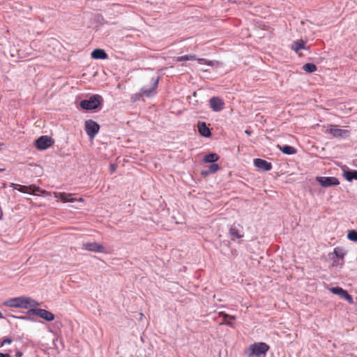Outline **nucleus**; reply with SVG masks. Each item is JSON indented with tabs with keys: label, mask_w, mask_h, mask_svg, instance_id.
<instances>
[{
	"label": "nucleus",
	"mask_w": 357,
	"mask_h": 357,
	"mask_svg": "<svg viewBox=\"0 0 357 357\" xmlns=\"http://www.w3.org/2000/svg\"><path fill=\"white\" fill-rule=\"evenodd\" d=\"M333 253L337 258H340L342 260H343L344 256L346 255V252L344 250L340 247L335 248L333 250Z\"/></svg>",
	"instance_id": "obj_23"
},
{
	"label": "nucleus",
	"mask_w": 357,
	"mask_h": 357,
	"mask_svg": "<svg viewBox=\"0 0 357 357\" xmlns=\"http://www.w3.org/2000/svg\"><path fill=\"white\" fill-rule=\"evenodd\" d=\"M229 318H230L231 319H236L235 316H231V315H229Z\"/></svg>",
	"instance_id": "obj_36"
},
{
	"label": "nucleus",
	"mask_w": 357,
	"mask_h": 357,
	"mask_svg": "<svg viewBox=\"0 0 357 357\" xmlns=\"http://www.w3.org/2000/svg\"><path fill=\"white\" fill-rule=\"evenodd\" d=\"M82 248L93 252H106L105 247L96 242L84 243L82 245Z\"/></svg>",
	"instance_id": "obj_9"
},
{
	"label": "nucleus",
	"mask_w": 357,
	"mask_h": 357,
	"mask_svg": "<svg viewBox=\"0 0 357 357\" xmlns=\"http://www.w3.org/2000/svg\"><path fill=\"white\" fill-rule=\"evenodd\" d=\"M102 101L100 95H93L89 100H84L80 102V107L86 110L96 109Z\"/></svg>",
	"instance_id": "obj_3"
},
{
	"label": "nucleus",
	"mask_w": 357,
	"mask_h": 357,
	"mask_svg": "<svg viewBox=\"0 0 357 357\" xmlns=\"http://www.w3.org/2000/svg\"><path fill=\"white\" fill-rule=\"evenodd\" d=\"M225 324L229 326H234V324L232 322H230V321H227L225 322Z\"/></svg>",
	"instance_id": "obj_34"
},
{
	"label": "nucleus",
	"mask_w": 357,
	"mask_h": 357,
	"mask_svg": "<svg viewBox=\"0 0 357 357\" xmlns=\"http://www.w3.org/2000/svg\"><path fill=\"white\" fill-rule=\"evenodd\" d=\"M220 169V166L216 163L211 164L207 170L202 171V174L206 176L211 174L215 173Z\"/></svg>",
	"instance_id": "obj_21"
},
{
	"label": "nucleus",
	"mask_w": 357,
	"mask_h": 357,
	"mask_svg": "<svg viewBox=\"0 0 357 357\" xmlns=\"http://www.w3.org/2000/svg\"><path fill=\"white\" fill-rule=\"evenodd\" d=\"M347 237L351 241H357V231L355 230L349 231Z\"/></svg>",
	"instance_id": "obj_27"
},
{
	"label": "nucleus",
	"mask_w": 357,
	"mask_h": 357,
	"mask_svg": "<svg viewBox=\"0 0 357 357\" xmlns=\"http://www.w3.org/2000/svg\"><path fill=\"white\" fill-rule=\"evenodd\" d=\"M10 186H11L12 188H13V189L17 190H18V191H19V187H20V184H17V183H12L10 184Z\"/></svg>",
	"instance_id": "obj_31"
},
{
	"label": "nucleus",
	"mask_w": 357,
	"mask_h": 357,
	"mask_svg": "<svg viewBox=\"0 0 357 357\" xmlns=\"http://www.w3.org/2000/svg\"><path fill=\"white\" fill-rule=\"evenodd\" d=\"M197 128L201 135L205 137H209L211 135V130L205 122H198Z\"/></svg>",
	"instance_id": "obj_16"
},
{
	"label": "nucleus",
	"mask_w": 357,
	"mask_h": 357,
	"mask_svg": "<svg viewBox=\"0 0 357 357\" xmlns=\"http://www.w3.org/2000/svg\"><path fill=\"white\" fill-rule=\"evenodd\" d=\"M220 314H222L225 319L229 317V314H227L224 313V312H221Z\"/></svg>",
	"instance_id": "obj_33"
},
{
	"label": "nucleus",
	"mask_w": 357,
	"mask_h": 357,
	"mask_svg": "<svg viewBox=\"0 0 357 357\" xmlns=\"http://www.w3.org/2000/svg\"><path fill=\"white\" fill-rule=\"evenodd\" d=\"M254 165L258 169L264 171H269L272 169V164L271 162L261 158L255 159Z\"/></svg>",
	"instance_id": "obj_13"
},
{
	"label": "nucleus",
	"mask_w": 357,
	"mask_h": 357,
	"mask_svg": "<svg viewBox=\"0 0 357 357\" xmlns=\"http://www.w3.org/2000/svg\"><path fill=\"white\" fill-rule=\"evenodd\" d=\"M325 133L331 135L333 137L339 138L349 136L350 131L340 128H330L326 130Z\"/></svg>",
	"instance_id": "obj_11"
},
{
	"label": "nucleus",
	"mask_w": 357,
	"mask_h": 357,
	"mask_svg": "<svg viewBox=\"0 0 357 357\" xmlns=\"http://www.w3.org/2000/svg\"><path fill=\"white\" fill-rule=\"evenodd\" d=\"M195 60H197V61L200 63V64H206V65H208V66H213V62L212 61H208L207 59H197Z\"/></svg>",
	"instance_id": "obj_28"
},
{
	"label": "nucleus",
	"mask_w": 357,
	"mask_h": 357,
	"mask_svg": "<svg viewBox=\"0 0 357 357\" xmlns=\"http://www.w3.org/2000/svg\"><path fill=\"white\" fill-rule=\"evenodd\" d=\"M346 178L351 181L352 180H357V171L353 170V171H348L344 173Z\"/></svg>",
	"instance_id": "obj_25"
},
{
	"label": "nucleus",
	"mask_w": 357,
	"mask_h": 357,
	"mask_svg": "<svg viewBox=\"0 0 357 357\" xmlns=\"http://www.w3.org/2000/svg\"><path fill=\"white\" fill-rule=\"evenodd\" d=\"M278 147L280 148V150L282 153L287 154V155H292V154H295L296 153V149L294 148L293 146H291L289 145H285L283 146H278Z\"/></svg>",
	"instance_id": "obj_22"
},
{
	"label": "nucleus",
	"mask_w": 357,
	"mask_h": 357,
	"mask_svg": "<svg viewBox=\"0 0 357 357\" xmlns=\"http://www.w3.org/2000/svg\"><path fill=\"white\" fill-rule=\"evenodd\" d=\"M91 57L95 59H106L107 54L104 50L95 49L91 53Z\"/></svg>",
	"instance_id": "obj_17"
},
{
	"label": "nucleus",
	"mask_w": 357,
	"mask_h": 357,
	"mask_svg": "<svg viewBox=\"0 0 357 357\" xmlns=\"http://www.w3.org/2000/svg\"><path fill=\"white\" fill-rule=\"evenodd\" d=\"M75 201H77L79 202H83L84 200L83 198H79V199H75Z\"/></svg>",
	"instance_id": "obj_35"
},
{
	"label": "nucleus",
	"mask_w": 357,
	"mask_h": 357,
	"mask_svg": "<svg viewBox=\"0 0 357 357\" xmlns=\"http://www.w3.org/2000/svg\"><path fill=\"white\" fill-rule=\"evenodd\" d=\"M54 197L57 199H60L64 202H75V198L73 197V194L66 192H54Z\"/></svg>",
	"instance_id": "obj_15"
},
{
	"label": "nucleus",
	"mask_w": 357,
	"mask_h": 357,
	"mask_svg": "<svg viewBox=\"0 0 357 357\" xmlns=\"http://www.w3.org/2000/svg\"><path fill=\"white\" fill-rule=\"evenodd\" d=\"M116 165H114V164H110L109 165V171L111 173H113L116 171Z\"/></svg>",
	"instance_id": "obj_30"
},
{
	"label": "nucleus",
	"mask_w": 357,
	"mask_h": 357,
	"mask_svg": "<svg viewBox=\"0 0 357 357\" xmlns=\"http://www.w3.org/2000/svg\"><path fill=\"white\" fill-rule=\"evenodd\" d=\"M54 144L53 139L47 135H43L36 140V146L39 150H45Z\"/></svg>",
	"instance_id": "obj_5"
},
{
	"label": "nucleus",
	"mask_w": 357,
	"mask_h": 357,
	"mask_svg": "<svg viewBox=\"0 0 357 357\" xmlns=\"http://www.w3.org/2000/svg\"><path fill=\"white\" fill-rule=\"evenodd\" d=\"M269 346L265 342H257L250 344L245 350V354L248 357L252 356H259L261 355H265L269 350Z\"/></svg>",
	"instance_id": "obj_2"
},
{
	"label": "nucleus",
	"mask_w": 357,
	"mask_h": 357,
	"mask_svg": "<svg viewBox=\"0 0 357 357\" xmlns=\"http://www.w3.org/2000/svg\"><path fill=\"white\" fill-rule=\"evenodd\" d=\"M0 357H10L8 354H3L0 352Z\"/></svg>",
	"instance_id": "obj_32"
},
{
	"label": "nucleus",
	"mask_w": 357,
	"mask_h": 357,
	"mask_svg": "<svg viewBox=\"0 0 357 357\" xmlns=\"http://www.w3.org/2000/svg\"><path fill=\"white\" fill-rule=\"evenodd\" d=\"M317 181L319 184L324 187H330L333 185H339L340 182L336 177L330 176H319L317 178Z\"/></svg>",
	"instance_id": "obj_8"
},
{
	"label": "nucleus",
	"mask_w": 357,
	"mask_h": 357,
	"mask_svg": "<svg viewBox=\"0 0 357 357\" xmlns=\"http://www.w3.org/2000/svg\"><path fill=\"white\" fill-rule=\"evenodd\" d=\"M3 305L11 307L26 309L31 306L38 305V303L29 297H17L4 301Z\"/></svg>",
	"instance_id": "obj_1"
},
{
	"label": "nucleus",
	"mask_w": 357,
	"mask_h": 357,
	"mask_svg": "<svg viewBox=\"0 0 357 357\" xmlns=\"http://www.w3.org/2000/svg\"><path fill=\"white\" fill-rule=\"evenodd\" d=\"M195 59H196V56L195 55H184V56H177V57L174 58V60L177 62H181V61H192V60H195Z\"/></svg>",
	"instance_id": "obj_24"
},
{
	"label": "nucleus",
	"mask_w": 357,
	"mask_h": 357,
	"mask_svg": "<svg viewBox=\"0 0 357 357\" xmlns=\"http://www.w3.org/2000/svg\"><path fill=\"white\" fill-rule=\"evenodd\" d=\"M38 189L39 188L38 187L32 185L27 186L20 185V187H19L20 192L27 194L34 193L35 192L38 191Z\"/></svg>",
	"instance_id": "obj_19"
},
{
	"label": "nucleus",
	"mask_w": 357,
	"mask_h": 357,
	"mask_svg": "<svg viewBox=\"0 0 357 357\" xmlns=\"http://www.w3.org/2000/svg\"><path fill=\"white\" fill-rule=\"evenodd\" d=\"M219 160V155L217 153H209L206 155L203 158L205 163H214Z\"/></svg>",
	"instance_id": "obj_20"
},
{
	"label": "nucleus",
	"mask_w": 357,
	"mask_h": 357,
	"mask_svg": "<svg viewBox=\"0 0 357 357\" xmlns=\"http://www.w3.org/2000/svg\"><path fill=\"white\" fill-rule=\"evenodd\" d=\"M245 133H247L248 135H250V132L248 131V130H245Z\"/></svg>",
	"instance_id": "obj_37"
},
{
	"label": "nucleus",
	"mask_w": 357,
	"mask_h": 357,
	"mask_svg": "<svg viewBox=\"0 0 357 357\" xmlns=\"http://www.w3.org/2000/svg\"><path fill=\"white\" fill-rule=\"evenodd\" d=\"M229 233L230 238L232 241H236L238 238H241L244 236L243 227L241 225L233 224L231 225Z\"/></svg>",
	"instance_id": "obj_6"
},
{
	"label": "nucleus",
	"mask_w": 357,
	"mask_h": 357,
	"mask_svg": "<svg viewBox=\"0 0 357 357\" xmlns=\"http://www.w3.org/2000/svg\"><path fill=\"white\" fill-rule=\"evenodd\" d=\"M100 130V126L94 121L89 119L85 121V131L90 139H93Z\"/></svg>",
	"instance_id": "obj_4"
},
{
	"label": "nucleus",
	"mask_w": 357,
	"mask_h": 357,
	"mask_svg": "<svg viewBox=\"0 0 357 357\" xmlns=\"http://www.w3.org/2000/svg\"><path fill=\"white\" fill-rule=\"evenodd\" d=\"M303 69L307 73H314L317 68L314 64L307 63L303 66Z\"/></svg>",
	"instance_id": "obj_26"
},
{
	"label": "nucleus",
	"mask_w": 357,
	"mask_h": 357,
	"mask_svg": "<svg viewBox=\"0 0 357 357\" xmlns=\"http://www.w3.org/2000/svg\"><path fill=\"white\" fill-rule=\"evenodd\" d=\"M210 106L214 112L221 111L224 108L225 102L219 97H213L209 100Z\"/></svg>",
	"instance_id": "obj_12"
},
{
	"label": "nucleus",
	"mask_w": 357,
	"mask_h": 357,
	"mask_svg": "<svg viewBox=\"0 0 357 357\" xmlns=\"http://www.w3.org/2000/svg\"><path fill=\"white\" fill-rule=\"evenodd\" d=\"M158 80L156 79L153 82V86L150 89L143 88L140 91L141 96L151 97L155 93L156 89L158 86Z\"/></svg>",
	"instance_id": "obj_14"
},
{
	"label": "nucleus",
	"mask_w": 357,
	"mask_h": 357,
	"mask_svg": "<svg viewBox=\"0 0 357 357\" xmlns=\"http://www.w3.org/2000/svg\"><path fill=\"white\" fill-rule=\"evenodd\" d=\"M306 42L302 39L294 41L291 45V50L298 53L300 50L305 49Z\"/></svg>",
	"instance_id": "obj_18"
},
{
	"label": "nucleus",
	"mask_w": 357,
	"mask_h": 357,
	"mask_svg": "<svg viewBox=\"0 0 357 357\" xmlns=\"http://www.w3.org/2000/svg\"><path fill=\"white\" fill-rule=\"evenodd\" d=\"M3 314H2V313L0 312V319H1V318H3Z\"/></svg>",
	"instance_id": "obj_38"
},
{
	"label": "nucleus",
	"mask_w": 357,
	"mask_h": 357,
	"mask_svg": "<svg viewBox=\"0 0 357 357\" xmlns=\"http://www.w3.org/2000/svg\"><path fill=\"white\" fill-rule=\"evenodd\" d=\"M33 314H36L46 321H51L54 319V315L51 312H49L44 309H33L31 310Z\"/></svg>",
	"instance_id": "obj_10"
},
{
	"label": "nucleus",
	"mask_w": 357,
	"mask_h": 357,
	"mask_svg": "<svg viewBox=\"0 0 357 357\" xmlns=\"http://www.w3.org/2000/svg\"><path fill=\"white\" fill-rule=\"evenodd\" d=\"M330 291L334 294L338 295L341 298L346 300L349 303L353 304L354 300L352 296L342 287H335L330 289Z\"/></svg>",
	"instance_id": "obj_7"
},
{
	"label": "nucleus",
	"mask_w": 357,
	"mask_h": 357,
	"mask_svg": "<svg viewBox=\"0 0 357 357\" xmlns=\"http://www.w3.org/2000/svg\"><path fill=\"white\" fill-rule=\"evenodd\" d=\"M12 342H13V340L11 338L5 337L2 339V341L1 342V346L2 347L6 344H9L12 343Z\"/></svg>",
	"instance_id": "obj_29"
}]
</instances>
